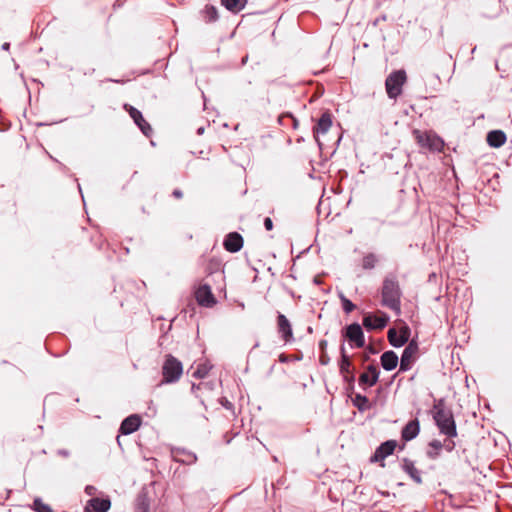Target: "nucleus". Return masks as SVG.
I'll list each match as a JSON object with an SVG mask.
<instances>
[{"mask_svg": "<svg viewBox=\"0 0 512 512\" xmlns=\"http://www.w3.org/2000/svg\"><path fill=\"white\" fill-rule=\"evenodd\" d=\"M434 419L440 431L449 436H456V426L450 411L444 409L443 405L440 403L434 406Z\"/></svg>", "mask_w": 512, "mask_h": 512, "instance_id": "nucleus-1", "label": "nucleus"}, {"mask_svg": "<svg viewBox=\"0 0 512 512\" xmlns=\"http://www.w3.org/2000/svg\"><path fill=\"white\" fill-rule=\"evenodd\" d=\"M397 446L396 441L388 440L382 443L371 457L372 462H378L384 460L387 456L391 455Z\"/></svg>", "mask_w": 512, "mask_h": 512, "instance_id": "nucleus-8", "label": "nucleus"}, {"mask_svg": "<svg viewBox=\"0 0 512 512\" xmlns=\"http://www.w3.org/2000/svg\"><path fill=\"white\" fill-rule=\"evenodd\" d=\"M142 512H147L146 510L142 511Z\"/></svg>", "mask_w": 512, "mask_h": 512, "instance_id": "nucleus-36", "label": "nucleus"}, {"mask_svg": "<svg viewBox=\"0 0 512 512\" xmlns=\"http://www.w3.org/2000/svg\"><path fill=\"white\" fill-rule=\"evenodd\" d=\"M406 82V73L398 70L391 73L385 82L386 91L390 98H396L402 92V86Z\"/></svg>", "mask_w": 512, "mask_h": 512, "instance_id": "nucleus-4", "label": "nucleus"}, {"mask_svg": "<svg viewBox=\"0 0 512 512\" xmlns=\"http://www.w3.org/2000/svg\"><path fill=\"white\" fill-rule=\"evenodd\" d=\"M332 121L329 114L325 113L321 116L318 121L317 127L315 128V132L317 134H325L331 127Z\"/></svg>", "mask_w": 512, "mask_h": 512, "instance_id": "nucleus-22", "label": "nucleus"}, {"mask_svg": "<svg viewBox=\"0 0 512 512\" xmlns=\"http://www.w3.org/2000/svg\"><path fill=\"white\" fill-rule=\"evenodd\" d=\"M183 367L180 361L169 356L163 366V376L167 383L177 381L182 375Z\"/></svg>", "mask_w": 512, "mask_h": 512, "instance_id": "nucleus-5", "label": "nucleus"}, {"mask_svg": "<svg viewBox=\"0 0 512 512\" xmlns=\"http://www.w3.org/2000/svg\"><path fill=\"white\" fill-rule=\"evenodd\" d=\"M418 347L415 343H409L403 351L401 361H400V370L406 371L409 370L412 362L414 361L415 355L417 353Z\"/></svg>", "mask_w": 512, "mask_h": 512, "instance_id": "nucleus-10", "label": "nucleus"}, {"mask_svg": "<svg viewBox=\"0 0 512 512\" xmlns=\"http://www.w3.org/2000/svg\"><path fill=\"white\" fill-rule=\"evenodd\" d=\"M141 424V419L137 415H131L127 417L120 426V431L123 434H131L136 431Z\"/></svg>", "mask_w": 512, "mask_h": 512, "instance_id": "nucleus-16", "label": "nucleus"}, {"mask_svg": "<svg viewBox=\"0 0 512 512\" xmlns=\"http://www.w3.org/2000/svg\"><path fill=\"white\" fill-rule=\"evenodd\" d=\"M378 377V370L373 366H369L367 371L361 375L360 381L365 384H368L369 386H373L377 382Z\"/></svg>", "mask_w": 512, "mask_h": 512, "instance_id": "nucleus-20", "label": "nucleus"}, {"mask_svg": "<svg viewBox=\"0 0 512 512\" xmlns=\"http://www.w3.org/2000/svg\"><path fill=\"white\" fill-rule=\"evenodd\" d=\"M197 302L206 307H212L216 300L211 292V288L208 285H201L195 292Z\"/></svg>", "mask_w": 512, "mask_h": 512, "instance_id": "nucleus-7", "label": "nucleus"}, {"mask_svg": "<svg viewBox=\"0 0 512 512\" xmlns=\"http://www.w3.org/2000/svg\"><path fill=\"white\" fill-rule=\"evenodd\" d=\"M341 300L343 304V309L346 313H350L355 309V305L344 296L341 297Z\"/></svg>", "mask_w": 512, "mask_h": 512, "instance_id": "nucleus-30", "label": "nucleus"}, {"mask_svg": "<svg viewBox=\"0 0 512 512\" xmlns=\"http://www.w3.org/2000/svg\"><path fill=\"white\" fill-rule=\"evenodd\" d=\"M345 336L351 342H354L357 347L364 346V335L362 328L359 324L353 323L346 328Z\"/></svg>", "mask_w": 512, "mask_h": 512, "instance_id": "nucleus-9", "label": "nucleus"}, {"mask_svg": "<svg viewBox=\"0 0 512 512\" xmlns=\"http://www.w3.org/2000/svg\"><path fill=\"white\" fill-rule=\"evenodd\" d=\"M264 226L267 230H271L273 228V222L272 220L267 217L265 220H264Z\"/></svg>", "mask_w": 512, "mask_h": 512, "instance_id": "nucleus-31", "label": "nucleus"}, {"mask_svg": "<svg viewBox=\"0 0 512 512\" xmlns=\"http://www.w3.org/2000/svg\"><path fill=\"white\" fill-rule=\"evenodd\" d=\"M389 318L385 314L371 315L368 314L363 319V325L368 329H382L386 326Z\"/></svg>", "mask_w": 512, "mask_h": 512, "instance_id": "nucleus-11", "label": "nucleus"}, {"mask_svg": "<svg viewBox=\"0 0 512 512\" xmlns=\"http://www.w3.org/2000/svg\"><path fill=\"white\" fill-rule=\"evenodd\" d=\"M173 194H174V196H175V197H177V198L182 197V192H181V191H179V190H175V191L173 192Z\"/></svg>", "mask_w": 512, "mask_h": 512, "instance_id": "nucleus-32", "label": "nucleus"}, {"mask_svg": "<svg viewBox=\"0 0 512 512\" xmlns=\"http://www.w3.org/2000/svg\"><path fill=\"white\" fill-rule=\"evenodd\" d=\"M211 367L209 363L200 364L193 372V376L196 378H204L209 373Z\"/></svg>", "mask_w": 512, "mask_h": 512, "instance_id": "nucleus-25", "label": "nucleus"}, {"mask_svg": "<svg viewBox=\"0 0 512 512\" xmlns=\"http://www.w3.org/2000/svg\"><path fill=\"white\" fill-rule=\"evenodd\" d=\"M377 257L374 254H368L364 256L362 266L365 269H371L375 266Z\"/></svg>", "mask_w": 512, "mask_h": 512, "instance_id": "nucleus-26", "label": "nucleus"}, {"mask_svg": "<svg viewBox=\"0 0 512 512\" xmlns=\"http://www.w3.org/2000/svg\"><path fill=\"white\" fill-rule=\"evenodd\" d=\"M409 337L410 329L407 325H403L398 331L395 329L388 331L389 342L394 347H401L409 340Z\"/></svg>", "mask_w": 512, "mask_h": 512, "instance_id": "nucleus-6", "label": "nucleus"}, {"mask_svg": "<svg viewBox=\"0 0 512 512\" xmlns=\"http://www.w3.org/2000/svg\"><path fill=\"white\" fill-rule=\"evenodd\" d=\"M34 509L37 512H53L49 505L43 503L40 498L34 500Z\"/></svg>", "mask_w": 512, "mask_h": 512, "instance_id": "nucleus-28", "label": "nucleus"}, {"mask_svg": "<svg viewBox=\"0 0 512 512\" xmlns=\"http://www.w3.org/2000/svg\"><path fill=\"white\" fill-rule=\"evenodd\" d=\"M382 302L385 306L400 313V292L397 282L385 280L382 289Z\"/></svg>", "mask_w": 512, "mask_h": 512, "instance_id": "nucleus-2", "label": "nucleus"}, {"mask_svg": "<svg viewBox=\"0 0 512 512\" xmlns=\"http://www.w3.org/2000/svg\"><path fill=\"white\" fill-rule=\"evenodd\" d=\"M414 138L420 147L429 149L430 151H440L443 146V140L431 131L414 130Z\"/></svg>", "mask_w": 512, "mask_h": 512, "instance_id": "nucleus-3", "label": "nucleus"}, {"mask_svg": "<svg viewBox=\"0 0 512 512\" xmlns=\"http://www.w3.org/2000/svg\"><path fill=\"white\" fill-rule=\"evenodd\" d=\"M129 114L131 118L134 120V122L138 125V127L141 129V131L146 135L149 136L152 129L150 125L145 121L143 118L141 112L137 110L136 108L130 106L128 108Z\"/></svg>", "mask_w": 512, "mask_h": 512, "instance_id": "nucleus-14", "label": "nucleus"}, {"mask_svg": "<svg viewBox=\"0 0 512 512\" xmlns=\"http://www.w3.org/2000/svg\"><path fill=\"white\" fill-rule=\"evenodd\" d=\"M403 469L409 474V476L418 484L422 483V478L420 472L414 466V463L408 459H404L403 461Z\"/></svg>", "mask_w": 512, "mask_h": 512, "instance_id": "nucleus-21", "label": "nucleus"}, {"mask_svg": "<svg viewBox=\"0 0 512 512\" xmlns=\"http://www.w3.org/2000/svg\"><path fill=\"white\" fill-rule=\"evenodd\" d=\"M505 141L506 135L501 130H493L487 135V142L492 147L499 148L505 143Z\"/></svg>", "mask_w": 512, "mask_h": 512, "instance_id": "nucleus-19", "label": "nucleus"}, {"mask_svg": "<svg viewBox=\"0 0 512 512\" xmlns=\"http://www.w3.org/2000/svg\"><path fill=\"white\" fill-rule=\"evenodd\" d=\"M224 247L229 252H238L243 247L242 236L237 232L229 233L224 240Z\"/></svg>", "mask_w": 512, "mask_h": 512, "instance_id": "nucleus-12", "label": "nucleus"}, {"mask_svg": "<svg viewBox=\"0 0 512 512\" xmlns=\"http://www.w3.org/2000/svg\"><path fill=\"white\" fill-rule=\"evenodd\" d=\"M420 431V425L418 420H412L408 422L402 430V438L405 441L414 439Z\"/></svg>", "mask_w": 512, "mask_h": 512, "instance_id": "nucleus-17", "label": "nucleus"}, {"mask_svg": "<svg viewBox=\"0 0 512 512\" xmlns=\"http://www.w3.org/2000/svg\"><path fill=\"white\" fill-rule=\"evenodd\" d=\"M278 331L285 342H289L293 339L291 324L283 314L278 315Z\"/></svg>", "mask_w": 512, "mask_h": 512, "instance_id": "nucleus-15", "label": "nucleus"}, {"mask_svg": "<svg viewBox=\"0 0 512 512\" xmlns=\"http://www.w3.org/2000/svg\"><path fill=\"white\" fill-rule=\"evenodd\" d=\"M110 506L108 499L93 498L88 501L85 510L86 512H107Z\"/></svg>", "mask_w": 512, "mask_h": 512, "instance_id": "nucleus-13", "label": "nucleus"}, {"mask_svg": "<svg viewBox=\"0 0 512 512\" xmlns=\"http://www.w3.org/2000/svg\"><path fill=\"white\" fill-rule=\"evenodd\" d=\"M221 2L227 10L239 12L245 7L247 0H221Z\"/></svg>", "mask_w": 512, "mask_h": 512, "instance_id": "nucleus-23", "label": "nucleus"}, {"mask_svg": "<svg viewBox=\"0 0 512 512\" xmlns=\"http://www.w3.org/2000/svg\"><path fill=\"white\" fill-rule=\"evenodd\" d=\"M442 449V443L439 440H433L429 443V449L427 455L431 459H435L439 456Z\"/></svg>", "mask_w": 512, "mask_h": 512, "instance_id": "nucleus-24", "label": "nucleus"}, {"mask_svg": "<svg viewBox=\"0 0 512 512\" xmlns=\"http://www.w3.org/2000/svg\"><path fill=\"white\" fill-rule=\"evenodd\" d=\"M198 132H199V133H203V128H200V129L198 130Z\"/></svg>", "mask_w": 512, "mask_h": 512, "instance_id": "nucleus-35", "label": "nucleus"}, {"mask_svg": "<svg viewBox=\"0 0 512 512\" xmlns=\"http://www.w3.org/2000/svg\"><path fill=\"white\" fill-rule=\"evenodd\" d=\"M398 364V356L393 351H386L381 356V365L387 370L391 371L396 368Z\"/></svg>", "mask_w": 512, "mask_h": 512, "instance_id": "nucleus-18", "label": "nucleus"}, {"mask_svg": "<svg viewBox=\"0 0 512 512\" xmlns=\"http://www.w3.org/2000/svg\"><path fill=\"white\" fill-rule=\"evenodd\" d=\"M2 48H3L4 50H8V49H9V43H4V44H3V46H2Z\"/></svg>", "mask_w": 512, "mask_h": 512, "instance_id": "nucleus-34", "label": "nucleus"}, {"mask_svg": "<svg viewBox=\"0 0 512 512\" xmlns=\"http://www.w3.org/2000/svg\"><path fill=\"white\" fill-rule=\"evenodd\" d=\"M93 490H94L93 487H87L86 488L87 493L90 494V495L92 494Z\"/></svg>", "mask_w": 512, "mask_h": 512, "instance_id": "nucleus-33", "label": "nucleus"}, {"mask_svg": "<svg viewBox=\"0 0 512 512\" xmlns=\"http://www.w3.org/2000/svg\"><path fill=\"white\" fill-rule=\"evenodd\" d=\"M341 351H342V359L340 362V370L342 373H349V369H350V365H351L350 360H349L348 356L345 354L343 347H342Z\"/></svg>", "mask_w": 512, "mask_h": 512, "instance_id": "nucleus-27", "label": "nucleus"}, {"mask_svg": "<svg viewBox=\"0 0 512 512\" xmlns=\"http://www.w3.org/2000/svg\"><path fill=\"white\" fill-rule=\"evenodd\" d=\"M205 18L208 20V21H214L217 19L218 15H217V9L213 6H207L205 8Z\"/></svg>", "mask_w": 512, "mask_h": 512, "instance_id": "nucleus-29", "label": "nucleus"}]
</instances>
